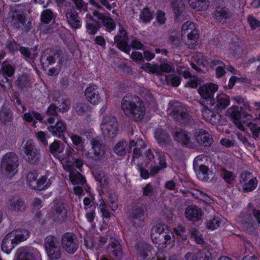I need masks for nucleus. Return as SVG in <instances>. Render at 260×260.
<instances>
[{
	"mask_svg": "<svg viewBox=\"0 0 260 260\" xmlns=\"http://www.w3.org/2000/svg\"><path fill=\"white\" fill-rule=\"evenodd\" d=\"M121 108L125 115L135 121L142 120L145 115L144 103L138 96L125 95L122 99Z\"/></svg>",
	"mask_w": 260,
	"mask_h": 260,
	"instance_id": "obj_1",
	"label": "nucleus"
},
{
	"mask_svg": "<svg viewBox=\"0 0 260 260\" xmlns=\"http://www.w3.org/2000/svg\"><path fill=\"white\" fill-rule=\"evenodd\" d=\"M155 156L153 150L148 149L145 154V167H149L151 177L155 176L159 172L167 167L166 156L165 152L159 149L154 150Z\"/></svg>",
	"mask_w": 260,
	"mask_h": 260,
	"instance_id": "obj_2",
	"label": "nucleus"
},
{
	"mask_svg": "<svg viewBox=\"0 0 260 260\" xmlns=\"http://www.w3.org/2000/svg\"><path fill=\"white\" fill-rule=\"evenodd\" d=\"M151 238L153 243L161 245L163 248H171L174 245V237L169 227L162 223H157L151 230Z\"/></svg>",
	"mask_w": 260,
	"mask_h": 260,
	"instance_id": "obj_3",
	"label": "nucleus"
},
{
	"mask_svg": "<svg viewBox=\"0 0 260 260\" xmlns=\"http://www.w3.org/2000/svg\"><path fill=\"white\" fill-rule=\"evenodd\" d=\"M147 205L145 202H137L133 205L128 215L129 219L133 225L139 228L143 225Z\"/></svg>",
	"mask_w": 260,
	"mask_h": 260,
	"instance_id": "obj_4",
	"label": "nucleus"
},
{
	"mask_svg": "<svg viewBox=\"0 0 260 260\" xmlns=\"http://www.w3.org/2000/svg\"><path fill=\"white\" fill-rule=\"evenodd\" d=\"M243 109L238 106H232L226 111L227 115L230 117L233 122L238 126V127L242 129L244 126L242 122L247 125V122L251 120L252 116L248 113H242Z\"/></svg>",
	"mask_w": 260,
	"mask_h": 260,
	"instance_id": "obj_5",
	"label": "nucleus"
},
{
	"mask_svg": "<svg viewBox=\"0 0 260 260\" xmlns=\"http://www.w3.org/2000/svg\"><path fill=\"white\" fill-rule=\"evenodd\" d=\"M218 86L213 83H208L199 87L198 93L202 99L200 103L202 105L206 102L207 105L213 106L215 104L214 98L215 93L218 90Z\"/></svg>",
	"mask_w": 260,
	"mask_h": 260,
	"instance_id": "obj_6",
	"label": "nucleus"
},
{
	"mask_svg": "<svg viewBox=\"0 0 260 260\" xmlns=\"http://www.w3.org/2000/svg\"><path fill=\"white\" fill-rule=\"evenodd\" d=\"M18 160L16 154L10 152L4 154L2 158L0 168L6 174L14 175L17 172Z\"/></svg>",
	"mask_w": 260,
	"mask_h": 260,
	"instance_id": "obj_7",
	"label": "nucleus"
},
{
	"mask_svg": "<svg viewBox=\"0 0 260 260\" xmlns=\"http://www.w3.org/2000/svg\"><path fill=\"white\" fill-rule=\"evenodd\" d=\"M91 149L85 153V157L96 161L102 159L105 153V145L95 139L91 141Z\"/></svg>",
	"mask_w": 260,
	"mask_h": 260,
	"instance_id": "obj_8",
	"label": "nucleus"
},
{
	"mask_svg": "<svg viewBox=\"0 0 260 260\" xmlns=\"http://www.w3.org/2000/svg\"><path fill=\"white\" fill-rule=\"evenodd\" d=\"M239 182L245 192H249L254 190L258 183L257 178L254 177L251 172L246 171L241 173L239 176Z\"/></svg>",
	"mask_w": 260,
	"mask_h": 260,
	"instance_id": "obj_9",
	"label": "nucleus"
},
{
	"mask_svg": "<svg viewBox=\"0 0 260 260\" xmlns=\"http://www.w3.org/2000/svg\"><path fill=\"white\" fill-rule=\"evenodd\" d=\"M47 252L52 260H57L60 257L59 244L57 238L52 235L46 237L45 240Z\"/></svg>",
	"mask_w": 260,
	"mask_h": 260,
	"instance_id": "obj_10",
	"label": "nucleus"
},
{
	"mask_svg": "<svg viewBox=\"0 0 260 260\" xmlns=\"http://www.w3.org/2000/svg\"><path fill=\"white\" fill-rule=\"evenodd\" d=\"M61 242L63 249L68 253L73 254L78 248L79 241L76 236L71 232H66L63 234Z\"/></svg>",
	"mask_w": 260,
	"mask_h": 260,
	"instance_id": "obj_11",
	"label": "nucleus"
},
{
	"mask_svg": "<svg viewBox=\"0 0 260 260\" xmlns=\"http://www.w3.org/2000/svg\"><path fill=\"white\" fill-rule=\"evenodd\" d=\"M232 10L226 6H217L212 14V17L217 23L224 24L233 16Z\"/></svg>",
	"mask_w": 260,
	"mask_h": 260,
	"instance_id": "obj_12",
	"label": "nucleus"
},
{
	"mask_svg": "<svg viewBox=\"0 0 260 260\" xmlns=\"http://www.w3.org/2000/svg\"><path fill=\"white\" fill-rule=\"evenodd\" d=\"M103 89L99 88L96 85H89L85 90V96L87 101L96 105L100 103L103 96Z\"/></svg>",
	"mask_w": 260,
	"mask_h": 260,
	"instance_id": "obj_13",
	"label": "nucleus"
},
{
	"mask_svg": "<svg viewBox=\"0 0 260 260\" xmlns=\"http://www.w3.org/2000/svg\"><path fill=\"white\" fill-rule=\"evenodd\" d=\"M24 149L27 161L30 164H36L39 161L40 150L36 148L31 141L28 140L26 142Z\"/></svg>",
	"mask_w": 260,
	"mask_h": 260,
	"instance_id": "obj_14",
	"label": "nucleus"
},
{
	"mask_svg": "<svg viewBox=\"0 0 260 260\" xmlns=\"http://www.w3.org/2000/svg\"><path fill=\"white\" fill-rule=\"evenodd\" d=\"M118 121L114 116L107 115L102 119V128H105L109 135L115 136L118 132Z\"/></svg>",
	"mask_w": 260,
	"mask_h": 260,
	"instance_id": "obj_15",
	"label": "nucleus"
},
{
	"mask_svg": "<svg viewBox=\"0 0 260 260\" xmlns=\"http://www.w3.org/2000/svg\"><path fill=\"white\" fill-rule=\"evenodd\" d=\"M85 23L86 32L89 36H94L101 27V23L90 15H86Z\"/></svg>",
	"mask_w": 260,
	"mask_h": 260,
	"instance_id": "obj_16",
	"label": "nucleus"
},
{
	"mask_svg": "<svg viewBox=\"0 0 260 260\" xmlns=\"http://www.w3.org/2000/svg\"><path fill=\"white\" fill-rule=\"evenodd\" d=\"M186 218L190 221H199L202 217V209L195 205H191L186 207L185 211Z\"/></svg>",
	"mask_w": 260,
	"mask_h": 260,
	"instance_id": "obj_17",
	"label": "nucleus"
},
{
	"mask_svg": "<svg viewBox=\"0 0 260 260\" xmlns=\"http://www.w3.org/2000/svg\"><path fill=\"white\" fill-rule=\"evenodd\" d=\"M182 33L183 35L187 33L188 39L195 42L199 37L198 29L195 24L190 21H187L183 24Z\"/></svg>",
	"mask_w": 260,
	"mask_h": 260,
	"instance_id": "obj_18",
	"label": "nucleus"
},
{
	"mask_svg": "<svg viewBox=\"0 0 260 260\" xmlns=\"http://www.w3.org/2000/svg\"><path fill=\"white\" fill-rule=\"evenodd\" d=\"M154 137L158 145L161 147H167L171 141L169 134L162 128H158L155 130Z\"/></svg>",
	"mask_w": 260,
	"mask_h": 260,
	"instance_id": "obj_19",
	"label": "nucleus"
},
{
	"mask_svg": "<svg viewBox=\"0 0 260 260\" xmlns=\"http://www.w3.org/2000/svg\"><path fill=\"white\" fill-rule=\"evenodd\" d=\"M66 17L69 24L72 28L76 29L81 27L82 22L81 19L75 10H69L67 12Z\"/></svg>",
	"mask_w": 260,
	"mask_h": 260,
	"instance_id": "obj_20",
	"label": "nucleus"
},
{
	"mask_svg": "<svg viewBox=\"0 0 260 260\" xmlns=\"http://www.w3.org/2000/svg\"><path fill=\"white\" fill-rule=\"evenodd\" d=\"M9 208L14 211H24L26 205L24 199L20 198L13 197L9 199L7 203Z\"/></svg>",
	"mask_w": 260,
	"mask_h": 260,
	"instance_id": "obj_21",
	"label": "nucleus"
},
{
	"mask_svg": "<svg viewBox=\"0 0 260 260\" xmlns=\"http://www.w3.org/2000/svg\"><path fill=\"white\" fill-rule=\"evenodd\" d=\"M170 115L176 121L179 122H186L189 119V114L180 105L174 106Z\"/></svg>",
	"mask_w": 260,
	"mask_h": 260,
	"instance_id": "obj_22",
	"label": "nucleus"
},
{
	"mask_svg": "<svg viewBox=\"0 0 260 260\" xmlns=\"http://www.w3.org/2000/svg\"><path fill=\"white\" fill-rule=\"evenodd\" d=\"M18 245V243L15 241L13 238V233H9L7 234L4 238L1 248L2 251L6 254H9L12 249Z\"/></svg>",
	"mask_w": 260,
	"mask_h": 260,
	"instance_id": "obj_23",
	"label": "nucleus"
},
{
	"mask_svg": "<svg viewBox=\"0 0 260 260\" xmlns=\"http://www.w3.org/2000/svg\"><path fill=\"white\" fill-rule=\"evenodd\" d=\"M196 139L199 144L205 147L210 146L213 143L212 136L204 129H200L197 132Z\"/></svg>",
	"mask_w": 260,
	"mask_h": 260,
	"instance_id": "obj_24",
	"label": "nucleus"
},
{
	"mask_svg": "<svg viewBox=\"0 0 260 260\" xmlns=\"http://www.w3.org/2000/svg\"><path fill=\"white\" fill-rule=\"evenodd\" d=\"M48 129L54 136L61 138L64 137L66 125L63 121L60 119L57 121L54 125L49 126Z\"/></svg>",
	"mask_w": 260,
	"mask_h": 260,
	"instance_id": "obj_25",
	"label": "nucleus"
},
{
	"mask_svg": "<svg viewBox=\"0 0 260 260\" xmlns=\"http://www.w3.org/2000/svg\"><path fill=\"white\" fill-rule=\"evenodd\" d=\"M173 138L175 141L180 143L184 147H189L191 146L190 138L187 133L183 129H181L175 132L173 135Z\"/></svg>",
	"mask_w": 260,
	"mask_h": 260,
	"instance_id": "obj_26",
	"label": "nucleus"
},
{
	"mask_svg": "<svg viewBox=\"0 0 260 260\" xmlns=\"http://www.w3.org/2000/svg\"><path fill=\"white\" fill-rule=\"evenodd\" d=\"M18 260H41V254L37 249L21 250L18 255Z\"/></svg>",
	"mask_w": 260,
	"mask_h": 260,
	"instance_id": "obj_27",
	"label": "nucleus"
},
{
	"mask_svg": "<svg viewBox=\"0 0 260 260\" xmlns=\"http://www.w3.org/2000/svg\"><path fill=\"white\" fill-rule=\"evenodd\" d=\"M152 249L153 247L150 244L144 242H138L135 246L137 254L143 259H146Z\"/></svg>",
	"mask_w": 260,
	"mask_h": 260,
	"instance_id": "obj_28",
	"label": "nucleus"
},
{
	"mask_svg": "<svg viewBox=\"0 0 260 260\" xmlns=\"http://www.w3.org/2000/svg\"><path fill=\"white\" fill-rule=\"evenodd\" d=\"M216 99L217 101L215 109L217 111L226 109L230 104V98L226 94H219L217 96Z\"/></svg>",
	"mask_w": 260,
	"mask_h": 260,
	"instance_id": "obj_29",
	"label": "nucleus"
},
{
	"mask_svg": "<svg viewBox=\"0 0 260 260\" xmlns=\"http://www.w3.org/2000/svg\"><path fill=\"white\" fill-rule=\"evenodd\" d=\"M11 22L17 27L26 23V18L24 13L20 10H15L12 12Z\"/></svg>",
	"mask_w": 260,
	"mask_h": 260,
	"instance_id": "obj_30",
	"label": "nucleus"
},
{
	"mask_svg": "<svg viewBox=\"0 0 260 260\" xmlns=\"http://www.w3.org/2000/svg\"><path fill=\"white\" fill-rule=\"evenodd\" d=\"M100 198L99 204L98 205L99 212L101 214V217L103 220L105 221H109L111 216L113 214L107 209L106 203L101 195H100Z\"/></svg>",
	"mask_w": 260,
	"mask_h": 260,
	"instance_id": "obj_31",
	"label": "nucleus"
},
{
	"mask_svg": "<svg viewBox=\"0 0 260 260\" xmlns=\"http://www.w3.org/2000/svg\"><path fill=\"white\" fill-rule=\"evenodd\" d=\"M69 179L72 183L74 185H81L83 186L86 183V178L81 173L74 171H70L69 173Z\"/></svg>",
	"mask_w": 260,
	"mask_h": 260,
	"instance_id": "obj_32",
	"label": "nucleus"
},
{
	"mask_svg": "<svg viewBox=\"0 0 260 260\" xmlns=\"http://www.w3.org/2000/svg\"><path fill=\"white\" fill-rule=\"evenodd\" d=\"M174 235V239L176 238L178 240H186L188 237V232L185 226L182 224H178L176 227L173 228L172 232Z\"/></svg>",
	"mask_w": 260,
	"mask_h": 260,
	"instance_id": "obj_33",
	"label": "nucleus"
},
{
	"mask_svg": "<svg viewBox=\"0 0 260 260\" xmlns=\"http://www.w3.org/2000/svg\"><path fill=\"white\" fill-rule=\"evenodd\" d=\"M171 4L175 14V19L178 20L184 11L185 6L181 0H173Z\"/></svg>",
	"mask_w": 260,
	"mask_h": 260,
	"instance_id": "obj_34",
	"label": "nucleus"
},
{
	"mask_svg": "<svg viewBox=\"0 0 260 260\" xmlns=\"http://www.w3.org/2000/svg\"><path fill=\"white\" fill-rule=\"evenodd\" d=\"M42 68L44 70L46 71L48 67L55 62V55H47V51L44 52L40 58Z\"/></svg>",
	"mask_w": 260,
	"mask_h": 260,
	"instance_id": "obj_35",
	"label": "nucleus"
},
{
	"mask_svg": "<svg viewBox=\"0 0 260 260\" xmlns=\"http://www.w3.org/2000/svg\"><path fill=\"white\" fill-rule=\"evenodd\" d=\"M108 248L111 251L112 256L116 259H117L121 257L122 254V250L118 241H112L109 243Z\"/></svg>",
	"mask_w": 260,
	"mask_h": 260,
	"instance_id": "obj_36",
	"label": "nucleus"
},
{
	"mask_svg": "<svg viewBox=\"0 0 260 260\" xmlns=\"http://www.w3.org/2000/svg\"><path fill=\"white\" fill-rule=\"evenodd\" d=\"M63 145L59 141H54L49 146V152L54 156L60 157L63 152Z\"/></svg>",
	"mask_w": 260,
	"mask_h": 260,
	"instance_id": "obj_37",
	"label": "nucleus"
},
{
	"mask_svg": "<svg viewBox=\"0 0 260 260\" xmlns=\"http://www.w3.org/2000/svg\"><path fill=\"white\" fill-rule=\"evenodd\" d=\"M50 185L49 181H47V177L46 176H42L38 179L32 189L38 191L45 190L48 188Z\"/></svg>",
	"mask_w": 260,
	"mask_h": 260,
	"instance_id": "obj_38",
	"label": "nucleus"
},
{
	"mask_svg": "<svg viewBox=\"0 0 260 260\" xmlns=\"http://www.w3.org/2000/svg\"><path fill=\"white\" fill-rule=\"evenodd\" d=\"M220 176L224 181L229 185H232L235 181L234 173L224 168L221 169Z\"/></svg>",
	"mask_w": 260,
	"mask_h": 260,
	"instance_id": "obj_39",
	"label": "nucleus"
},
{
	"mask_svg": "<svg viewBox=\"0 0 260 260\" xmlns=\"http://www.w3.org/2000/svg\"><path fill=\"white\" fill-rule=\"evenodd\" d=\"M190 7L197 11H204L206 10L209 5V0H193L189 4Z\"/></svg>",
	"mask_w": 260,
	"mask_h": 260,
	"instance_id": "obj_40",
	"label": "nucleus"
},
{
	"mask_svg": "<svg viewBox=\"0 0 260 260\" xmlns=\"http://www.w3.org/2000/svg\"><path fill=\"white\" fill-rule=\"evenodd\" d=\"M154 12L151 11L148 7H145L141 12L139 18L145 23H149L153 19Z\"/></svg>",
	"mask_w": 260,
	"mask_h": 260,
	"instance_id": "obj_41",
	"label": "nucleus"
},
{
	"mask_svg": "<svg viewBox=\"0 0 260 260\" xmlns=\"http://www.w3.org/2000/svg\"><path fill=\"white\" fill-rule=\"evenodd\" d=\"M127 143L125 141L118 142L113 148V151L119 156H124L127 152Z\"/></svg>",
	"mask_w": 260,
	"mask_h": 260,
	"instance_id": "obj_42",
	"label": "nucleus"
},
{
	"mask_svg": "<svg viewBox=\"0 0 260 260\" xmlns=\"http://www.w3.org/2000/svg\"><path fill=\"white\" fill-rule=\"evenodd\" d=\"M106 205L108 204L109 208L113 211H115L118 207V201L117 196L115 193H110L107 197Z\"/></svg>",
	"mask_w": 260,
	"mask_h": 260,
	"instance_id": "obj_43",
	"label": "nucleus"
},
{
	"mask_svg": "<svg viewBox=\"0 0 260 260\" xmlns=\"http://www.w3.org/2000/svg\"><path fill=\"white\" fill-rule=\"evenodd\" d=\"M55 212L57 215L56 221L62 222L66 220L67 218V211L63 206L59 205L56 206L55 208Z\"/></svg>",
	"mask_w": 260,
	"mask_h": 260,
	"instance_id": "obj_44",
	"label": "nucleus"
},
{
	"mask_svg": "<svg viewBox=\"0 0 260 260\" xmlns=\"http://www.w3.org/2000/svg\"><path fill=\"white\" fill-rule=\"evenodd\" d=\"M29 236L28 231L25 229H20L16 234L13 233V238H14V241L18 243V244L26 240Z\"/></svg>",
	"mask_w": 260,
	"mask_h": 260,
	"instance_id": "obj_45",
	"label": "nucleus"
},
{
	"mask_svg": "<svg viewBox=\"0 0 260 260\" xmlns=\"http://www.w3.org/2000/svg\"><path fill=\"white\" fill-rule=\"evenodd\" d=\"M0 72L3 73L6 76L11 78L13 76L15 73V69L11 64L4 61L2 64Z\"/></svg>",
	"mask_w": 260,
	"mask_h": 260,
	"instance_id": "obj_46",
	"label": "nucleus"
},
{
	"mask_svg": "<svg viewBox=\"0 0 260 260\" xmlns=\"http://www.w3.org/2000/svg\"><path fill=\"white\" fill-rule=\"evenodd\" d=\"M30 84V81L27 75L19 76L16 81V86L21 89L27 88Z\"/></svg>",
	"mask_w": 260,
	"mask_h": 260,
	"instance_id": "obj_47",
	"label": "nucleus"
},
{
	"mask_svg": "<svg viewBox=\"0 0 260 260\" xmlns=\"http://www.w3.org/2000/svg\"><path fill=\"white\" fill-rule=\"evenodd\" d=\"M18 45L17 42L14 39H8L5 43L6 49L10 54L13 55L17 52L18 50Z\"/></svg>",
	"mask_w": 260,
	"mask_h": 260,
	"instance_id": "obj_48",
	"label": "nucleus"
},
{
	"mask_svg": "<svg viewBox=\"0 0 260 260\" xmlns=\"http://www.w3.org/2000/svg\"><path fill=\"white\" fill-rule=\"evenodd\" d=\"M193 169L198 176L202 175L204 178L208 176L209 168L207 166L204 165H199L194 161Z\"/></svg>",
	"mask_w": 260,
	"mask_h": 260,
	"instance_id": "obj_49",
	"label": "nucleus"
},
{
	"mask_svg": "<svg viewBox=\"0 0 260 260\" xmlns=\"http://www.w3.org/2000/svg\"><path fill=\"white\" fill-rule=\"evenodd\" d=\"M105 27L106 31L111 32L116 28V23L114 20L110 17L107 16L102 22Z\"/></svg>",
	"mask_w": 260,
	"mask_h": 260,
	"instance_id": "obj_50",
	"label": "nucleus"
},
{
	"mask_svg": "<svg viewBox=\"0 0 260 260\" xmlns=\"http://www.w3.org/2000/svg\"><path fill=\"white\" fill-rule=\"evenodd\" d=\"M221 219L218 217H213L206 222V227L208 229L213 231L219 227Z\"/></svg>",
	"mask_w": 260,
	"mask_h": 260,
	"instance_id": "obj_51",
	"label": "nucleus"
},
{
	"mask_svg": "<svg viewBox=\"0 0 260 260\" xmlns=\"http://www.w3.org/2000/svg\"><path fill=\"white\" fill-rule=\"evenodd\" d=\"M54 16L53 12L50 9L44 10L41 14V20L45 24L49 23Z\"/></svg>",
	"mask_w": 260,
	"mask_h": 260,
	"instance_id": "obj_52",
	"label": "nucleus"
},
{
	"mask_svg": "<svg viewBox=\"0 0 260 260\" xmlns=\"http://www.w3.org/2000/svg\"><path fill=\"white\" fill-rule=\"evenodd\" d=\"M9 78L0 72V86L4 89H10L12 87V81Z\"/></svg>",
	"mask_w": 260,
	"mask_h": 260,
	"instance_id": "obj_53",
	"label": "nucleus"
},
{
	"mask_svg": "<svg viewBox=\"0 0 260 260\" xmlns=\"http://www.w3.org/2000/svg\"><path fill=\"white\" fill-rule=\"evenodd\" d=\"M38 174L36 171L30 172L28 173L26 176L27 184L32 189L34 187L38 180Z\"/></svg>",
	"mask_w": 260,
	"mask_h": 260,
	"instance_id": "obj_54",
	"label": "nucleus"
},
{
	"mask_svg": "<svg viewBox=\"0 0 260 260\" xmlns=\"http://www.w3.org/2000/svg\"><path fill=\"white\" fill-rule=\"evenodd\" d=\"M155 192V188L150 183H147L145 186L142 188V196L144 197L150 198L152 197Z\"/></svg>",
	"mask_w": 260,
	"mask_h": 260,
	"instance_id": "obj_55",
	"label": "nucleus"
},
{
	"mask_svg": "<svg viewBox=\"0 0 260 260\" xmlns=\"http://www.w3.org/2000/svg\"><path fill=\"white\" fill-rule=\"evenodd\" d=\"M247 125L251 132L253 138L256 140L259 136L260 133V126H257L256 123L251 122V121L247 122Z\"/></svg>",
	"mask_w": 260,
	"mask_h": 260,
	"instance_id": "obj_56",
	"label": "nucleus"
},
{
	"mask_svg": "<svg viewBox=\"0 0 260 260\" xmlns=\"http://www.w3.org/2000/svg\"><path fill=\"white\" fill-rule=\"evenodd\" d=\"M196 255L198 260H209L211 258V254L207 249L203 248L199 250Z\"/></svg>",
	"mask_w": 260,
	"mask_h": 260,
	"instance_id": "obj_57",
	"label": "nucleus"
},
{
	"mask_svg": "<svg viewBox=\"0 0 260 260\" xmlns=\"http://www.w3.org/2000/svg\"><path fill=\"white\" fill-rule=\"evenodd\" d=\"M166 81L170 82L174 87H178L181 83V78L174 74H170L166 76Z\"/></svg>",
	"mask_w": 260,
	"mask_h": 260,
	"instance_id": "obj_58",
	"label": "nucleus"
},
{
	"mask_svg": "<svg viewBox=\"0 0 260 260\" xmlns=\"http://www.w3.org/2000/svg\"><path fill=\"white\" fill-rule=\"evenodd\" d=\"M247 22L252 30H255L260 27V21L252 15H249L247 16Z\"/></svg>",
	"mask_w": 260,
	"mask_h": 260,
	"instance_id": "obj_59",
	"label": "nucleus"
},
{
	"mask_svg": "<svg viewBox=\"0 0 260 260\" xmlns=\"http://www.w3.org/2000/svg\"><path fill=\"white\" fill-rule=\"evenodd\" d=\"M141 68L149 73H155L158 71V65H151L150 63H144L142 64Z\"/></svg>",
	"mask_w": 260,
	"mask_h": 260,
	"instance_id": "obj_60",
	"label": "nucleus"
},
{
	"mask_svg": "<svg viewBox=\"0 0 260 260\" xmlns=\"http://www.w3.org/2000/svg\"><path fill=\"white\" fill-rule=\"evenodd\" d=\"M58 111V107L55 104L51 103L47 108L46 114L48 116H56Z\"/></svg>",
	"mask_w": 260,
	"mask_h": 260,
	"instance_id": "obj_61",
	"label": "nucleus"
},
{
	"mask_svg": "<svg viewBox=\"0 0 260 260\" xmlns=\"http://www.w3.org/2000/svg\"><path fill=\"white\" fill-rule=\"evenodd\" d=\"M156 20L159 25H162L166 23L167 19L164 11L159 10L156 12Z\"/></svg>",
	"mask_w": 260,
	"mask_h": 260,
	"instance_id": "obj_62",
	"label": "nucleus"
},
{
	"mask_svg": "<svg viewBox=\"0 0 260 260\" xmlns=\"http://www.w3.org/2000/svg\"><path fill=\"white\" fill-rule=\"evenodd\" d=\"M115 43L117 45V47H118L122 45H125L126 43H128V38H123L122 36L116 35L114 38Z\"/></svg>",
	"mask_w": 260,
	"mask_h": 260,
	"instance_id": "obj_63",
	"label": "nucleus"
},
{
	"mask_svg": "<svg viewBox=\"0 0 260 260\" xmlns=\"http://www.w3.org/2000/svg\"><path fill=\"white\" fill-rule=\"evenodd\" d=\"M214 113V112L213 111L211 110L206 106L204 107L202 111V116L207 121L209 120Z\"/></svg>",
	"mask_w": 260,
	"mask_h": 260,
	"instance_id": "obj_64",
	"label": "nucleus"
}]
</instances>
